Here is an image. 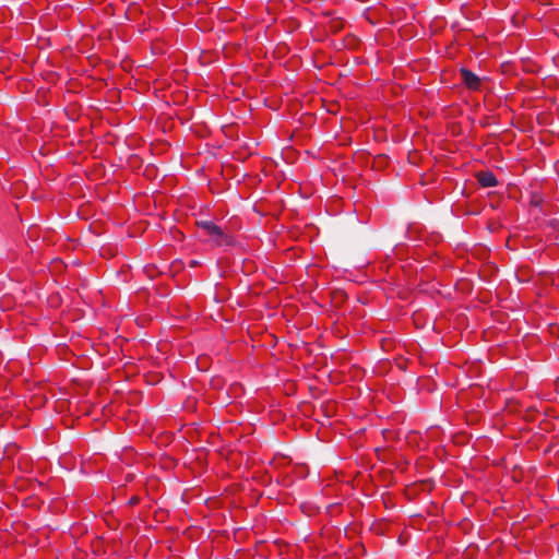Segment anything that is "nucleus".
<instances>
[{"mask_svg":"<svg viewBox=\"0 0 559 559\" xmlns=\"http://www.w3.org/2000/svg\"><path fill=\"white\" fill-rule=\"evenodd\" d=\"M199 227L205 231L211 240L217 246H228L231 243V237L226 235L219 226L210 221L199 223Z\"/></svg>","mask_w":559,"mask_h":559,"instance_id":"f257e3e1","label":"nucleus"},{"mask_svg":"<svg viewBox=\"0 0 559 559\" xmlns=\"http://www.w3.org/2000/svg\"><path fill=\"white\" fill-rule=\"evenodd\" d=\"M461 78L463 83L472 91H478L481 86V80L472 71L461 69Z\"/></svg>","mask_w":559,"mask_h":559,"instance_id":"f03ea898","label":"nucleus"},{"mask_svg":"<svg viewBox=\"0 0 559 559\" xmlns=\"http://www.w3.org/2000/svg\"><path fill=\"white\" fill-rule=\"evenodd\" d=\"M479 185L484 188H492L498 185L496 176L491 171H479L476 175Z\"/></svg>","mask_w":559,"mask_h":559,"instance_id":"7ed1b4c3","label":"nucleus"}]
</instances>
